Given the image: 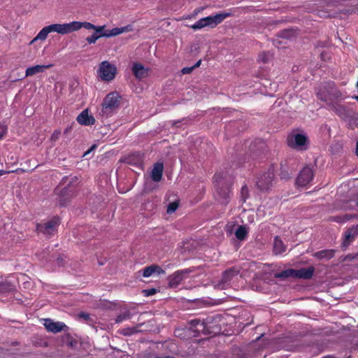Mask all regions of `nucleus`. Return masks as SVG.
Returning <instances> with one entry per match:
<instances>
[{
	"label": "nucleus",
	"mask_w": 358,
	"mask_h": 358,
	"mask_svg": "<svg viewBox=\"0 0 358 358\" xmlns=\"http://www.w3.org/2000/svg\"><path fill=\"white\" fill-rule=\"evenodd\" d=\"M178 202L177 201H173V202H171L169 205H168V207H167V213L168 214H171L173 213H174L176 209L178 208Z\"/></svg>",
	"instance_id": "f704fd0d"
},
{
	"label": "nucleus",
	"mask_w": 358,
	"mask_h": 358,
	"mask_svg": "<svg viewBox=\"0 0 358 358\" xmlns=\"http://www.w3.org/2000/svg\"><path fill=\"white\" fill-rule=\"evenodd\" d=\"M43 325L48 331L54 334L59 333L62 331H66L68 329V327L64 322H54L50 318L44 319Z\"/></svg>",
	"instance_id": "9b49d317"
},
{
	"label": "nucleus",
	"mask_w": 358,
	"mask_h": 358,
	"mask_svg": "<svg viewBox=\"0 0 358 358\" xmlns=\"http://www.w3.org/2000/svg\"><path fill=\"white\" fill-rule=\"evenodd\" d=\"M357 206H358V201H357Z\"/></svg>",
	"instance_id": "052dcab7"
},
{
	"label": "nucleus",
	"mask_w": 358,
	"mask_h": 358,
	"mask_svg": "<svg viewBox=\"0 0 358 358\" xmlns=\"http://www.w3.org/2000/svg\"><path fill=\"white\" fill-rule=\"evenodd\" d=\"M100 38H101V35L96 36V34L93 33L91 36L86 38V41L89 44H94Z\"/></svg>",
	"instance_id": "e433bc0d"
},
{
	"label": "nucleus",
	"mask_w": 358,
	"mask_h": 358,
	"mask_svg": "<svg viewBox=\"0 0 358 358\" xmlns=\"http://www.w3.org/2000/svg\"><path fill=\"white\" fill-rule=\"evenodd\" d=\"M68 180V178H63L62 181H63V182L64 183V182H66V180Z\"/></svg>",
	"instance_id": "5fc2aeb1"
},
{
	"label": "nucleus",
	"mask_w": 358,
	"mask_h": 358,
	"mask_svg": "<svg viewBox=\"0 0 358 358\" xmlns=\"http://www.w3.org/2000/svg\"><path fill=\"white\" fill-rule=\"evenodd\" d=\"M96 148V146L95 145H92V148L90 150H88L87 152H85L84 156L88 155L92 150H93V149H94Z\"/></svg>",
	"instance_id": "09e8293b"
},
{
	"label": "nucleus",
	"mask_w": 358,
	"mask_h": 358,
	"mask_svg": "<svg viewBox=\"0 0 358 358\" xmlns=\"http://www.w3.org/2000/svg\"><path fill=\"white\" fill-rule=\"evenodd\" d=\"M295 269L294 268H288L286 270H284L281 272L275 273L274 274V277L275 278H280V279H286L288 278H295Z\"/></svg>",
	"instance_id": "cd10ccee"
},
{
	"label": "nucleus",
	"mask_w": 358,
	"mask_h": 358,
	"mask_svg": "<svg viewBox=\"0 0 358 358\" xmlns=\"http://www.w3.org/2000/svg\"><path fill=\"white\" fill-rule=\"evenodd\" d=\"M164 271L157 264H152L149 266H146L143 270V276L145 278H148L153 275L154 273H157V275L164 273Z\"/></svg>",
	"instance_id": "aec40b11"
},
{
	"label": "nucleus",
	"mask_w": 358,
	"mask_h": 358,
	"mask_svg": "<svg viewBox=\"0 0 358 358\" xmlns=\"http://www.w3.org/2000/svg\"><path fill=\"white\" fill-rule=\"evenodd\" d=\"M241 194L243 201H245L246 199L248 197L249 195L248 188L246 185H244L241 187Z\"/></svg>",
	"instance_id": "4c0bfd02"
},
{
	"label": "nucleus",
	"mask_w": 358,
	"mask_h": 358,
	"mask_svg": "<svg viewBox=\"0 0 358 358\" xmlns=\"http://www.w3.org/2000/svg\"><path fill=\"white\" fill-rule=\"evenodd\" d=\"M71 23V32L78 31L81 28H85L87 30H94L95 28V25L88 22H78V21H73L70 22Z\"/></svg>",
	"instance_id": "412c9836"
},
{
	"label": "nucleus",
	"mask_w": 358,
	"mask_h": 358,
	"mask_svg": "<svg viewBox=\"0 0 358 358\" xmlns=\"http://www.w3.org/2000/svg\"><path fill=\"white\" fill-rule=\"evenodd\" d=\"M132 71L135 77L139 80L146 77L148 74V71L141 64L139 63L134 64L132 66Z\"/></svg>",
	"instance_id": "b1692460"
},
{
	"label": "nucleus",
	"mask_w": 358,
	"mask_h": 358,
	"mask_svg": "<svg viewBox=\"0 0 358 358\" xmlns=\"http://www.w3.org/2000/svg\"><path fill=\"white\" fill-rule=\"evenodd\" d=\"M231 13H217L215 15H210L205 17V21L208 27L214 28L219 24H220L224 19L229 17Z\"/></svg>",
	"instance_id": "f8f14e48"
},
{
	"label": "nucleus",
	"mask_w": 358,
	"mask_h": 358,
	"mask_svg": "<svg viewBox=\"0 0 358 358\" xmlns=\"http://www.w3.org/2000/svg\"><path fill=\"white\" fill-rule=\"evenodd\" d=\"M77 180L75 177L72 178L66 187L62 188L59 192V204L61 206H65L70 201V199L74 196L77 193V185L74 182Z\"/></svg>",
	"instance_id": "39448f33"
},
{
	"label": "nucleus",
	"mask_w": 358,
	"mask_h": 358,
	"mask_svg": "<svg viewBox=\"0 0 358 358\" xmlns=\"http://www.w3.org/2000/svg\"><path fill=\"white\" fill-rule=\"evenodd\" d=\"M60 224V219L59 217H53L51 220L45 223H40L36 225V230L38 232L44 234L51 235L57 230V228Z\"/></svg>",
	"instance_id": "1a4fd4ad"
},
{
	"label": "nucleus",
	"mask_w": 358,
	"mask_h": 358,
	"mask_svg": "<svg viewBox=\"0 0 358 358\" xmlns=\"http://www.w3.org/2000/svg\"><path fill=\"white\" fill-rule=\"evenodd\" d=\"M271 58V55L268 52H262L259 56V59L263 63L268 62Z\"/></svg>",
	"instance_id": "58836bf2"
},
{
	"label": "nucleus",
	"mask_w": 358,
	"mask_h": 358,
	"mask_svg": "<svg viewBox=\"0 0 358 358\" xmlns=\"http://www.w3.org/2000/svg\"><path fill=\"white\" fill-rule=\"evenodd\" d=\"M57 264L59 265H63V262H64V259L62 257H59L57 259Z\"/></svg>",
	"instance_id": "de8ad7c7"
},
{
	"label": "nucleus",
	"mask_w": 358,
	"mask_h": 358,
	"mask_svg": "<svg viewBox=\"0 0 358 358\" xmlns=\"http://www.w3.org/2000/svg\"><path fill=\"white\" fill-rule=\"evenodd\" d=\"M62 186V183L59 184V185L57 187V188L56 189V191H59L60 187Z\"/></svg>",
	"instance_id": "864d4df0"
},
{
	"label": "nucleus",
	"mask_w": 358,
	"mask_h": 358,
	"mask_svg": "<svg viewBox=\"0 0 358 358\" xmlns=\"http://www.w3.org/2000/svg\"><path fill=\"white\" fill-rule=\"evenodd\" d=\"M143 292L144 294V296H152V295H154L155 294H156L157 289L155 288H151V289H144L143 291Z\"/></svg>",
	"instance_id": "79ce46f5"
},
{
	"label": "nucleus",
	"mask_w": 358,
	"mask_h": 358,
	"mask_svg": "<svg viewBox=\"0 0 358 358\" xmlns=\"http://www.w3.org/2000/svg\"><path fill=\"white\" fill-rule=\"evenodd\" d=\"M280 176L281 179L289 180L291 178V173L281 166Z\"/></svg>",
	"instance_id": "c9c22d12"
},
{
	"label": "nucleus",
	"mask_w": 358,
	"mask_h": 358,
	"mask_svg": "<svg viewBox=\"0 0 358 358\" xmlns=\"http://www.w3.org/2000/svg\"><path fill=\"white\" fill-rule=\"evenodd\" d=\"M248 230L244 225H240L235 231V235L237 239L243 241L245 239L248 235Z\"/></svg>",
	"instance_id": "c756f323"
},
{
	"label": "nucleus",
	"mask_w": 358,
	"mask_h": 358,
	"mask_svg": "<svg viewBox=\"0 0 358 358\" xmlns=\"http://www.w3.org/2000/svg\"><path fill=\"white\" fill-rule=\"evenodd\" d=\"M61 136V131L60 130H55L52 134L51 135L50 140L52 142L57 141Z\"/></svg>",
	"instance_id": "ea45409f"
},
{
	"label": "nucleus",
	"mask_w": 358,
	"mask_h": 358,
	"mask_svg": "<svg viewBox=\"0 0 358 358\" xmlns=\"http://www.w3.org/2000/svg\"><path fill=\"white\" fill-rule=\"evenodd\" d=\"M313 168L306 166L300 171L296 180V184L300 187H306L309 185L314 178Z\"/></svg>",
	"instance_id": "0eeeda50"
},
{
	"label": "nucleus",
	"mask_w": 358,
	"mask_h": 358,
	"mask_svg": "<svg viewBox=\"0 0 358 358\" xmlns=\"http://www.w3.org/2000/svg\"><path fill=\"white\" fill-rule=\"evenodd\" d=\"M189 273L187 269L179 270L169 277V285L171 287H176L184 279V274Z\"/></svg>",
	"instance_id": "dca6fc26"
},
{
	"label": "nucleus",
	"mask_w": 358,
	"mask_h": 358,
	"mask_svg": "<svg viewBox=\"0 0 358 358\" xmlns=\"http://www.w3.org/2000/svg\"><path fill=\"white\" fill-rule=\"evenodd\" d=\"M104 29H105V26H96L95 25V28L94 29V33L96 34V36L101 35L103 34Z\"/></svg>",
	"instance_id": "37998d69"
},
{
	"label": "nucleus",
	"mask_w": 358,
	"mask_h": 358,
	"mask_svg": "<svg viewBox=\"0 0 358 358\" xmlns=\"http://www.w3.org/2000/svg\"><path fill=\"white\" fill-rule=\"evenodd\" d=\"M241 268L238 266H232L222 273V276L220 280L219 287L224 288L226 285H228L231 280L236 275H238L241 271Z\"/></svg>",
	"instance_id": "9d476101"
},
{
	"label": "nucleus",
	"mask_w": 358,
	"mask_h": 358,
	"mask_svg": "<svg viewBox=\"0 0 358 358\" xmlns=\"http://www.w3.org/2000/svg\"><path fill=\"white\" fill-rule=\"evenodd\" d=\"M48 34H50V33H49L47 27H43L39 31V33L37 34V36L34 38L32 42L37 41V40H41V41L45 40L47 38Z\"/></svg>",
	"instance_id": "7c9ffc66"
},
{
	"label": "nucleus",
	"mask_w": 358,
	"mask_h": 358,
	"mask_svg": "<svg viewBox=\"0 0 358 358\" xmlns=\"http://www.w3.org/2000/svg\"><path fill=\"white\" fill-rule=\"evenodd\" d=\"M201 61L199 60L194 66H192L194 67V69L199 67V66L201 65Z\"/></svg>",
	"instance_id": "8fccbe9b"
},
{
	"label": "nucleus",
	"mask_w": 358,
	"mask_h": 358,
	"mask_svg": "<svg viewBox=\"0 0 358 358\" xmlns=\"http://www.w3.org/2000/svg\"><path fill=\"white\" fill-rule=\"evenodd\" d=\"M314 272L315 268L313 266L295 269V278H303L305 280H308L313 277Z\"/></svg>",
	"instance_id": "6ab92c4d"
},
{
	"label": "nucleus",
	"mask_w": 358,
	"mask_h": 358,
	"mask_svg": "<svg viewBox=\"0 0 358 358\" xmlns=\"http://www.w3.org/2000/svg\"><path fill=\"white\" fill-rule=\"evenodd\" d=\"M76 120L80 124L84 126H92L96 122L95 118L92 115H89L87 109L83 110L78 115Z\"/></svg>",
	"instance_id": "2eb2a0df"
},
{
	"label": "nucleus",
	"mask_w": 358,
	"mask_h": 358,
	"mask_svg": "<svg viewBox=\"0 0 358 358\" xmlns=\"http://www.w3.org/2000/svg\"><path fill=\"white\" fill-rule=\"evenodd\" d=\"M325 358H334L333 357H325Z\"/></svg>",
	"instance_id": "bf43d9fd"
},
{
	"label": "nucleus",
	"mask_w": 358,
	"mask_h": 358,
	"mask_svg": "<svg viewBox=\"0 0 358 358\" xmlns=\"http://www.w3.org/2000/svg\"><path fill=\"white\" fill-rule=\"evenodd\" d=\"M8 127L7 125L0 123V140L3 138L4 135L7 133Z\"/></svg>",
	"instance_id": "a19ab883"
},
{
	"label": "nucleus",
	"mask_w": 358,
	"mask_h": 358,
	"mask_svg": "<svg viewBox=\"0 0 358 358\" xmlns=\"http://www.w3.org/2000/svg\"><path fill=\"white\" fill-rule=\"evenodd\" d=\"M121 96L115 92L106 95L101 105L100 115L108 117L111 116L119 107Z\"/></svg>",
	"instance_id": "7ed1b4c3"
},
{
	"label": "nucleus",
	"mask_w": 358,
	"mask_h": 358,
	"mask_svg": "<svg viewBox=\"0 0 358 358\" xmlns=\"http://www.w3.org/2000/svg\"><path fill=\"white\" fill-rule=\"evenodd\" d=\"M274 178V173L271 169L261 175L257 180V187L262 192H266L271 189Z\"/></svg>",
	"instance_id": "6e6552de"
},
{
	"label": "nucleus",
	"mask_w": 358,
	"mask_h": 358,
	"mask_svg": "<svg viewBox=\"0 0 358 358\" xmlns=\"http://www.w3.org/2000/svg\"><path fill=\"white\" fill-rule=\"evenodd\" d=\"M78 317L81 319H83L86 322H88L91 320L90 315L87 313H84V312L80 313L78 314Z\"/></svg>",
	"instance_id": "c03bdc74"
},
{
	"label": "nucleus",
	"mask_w": 358,
	"mask_h": 358,
	"mask_svg": "<svg viewBox=\"0 0 358 358\" xmlns=\"http://www.w3.org/2000/svg\"><path fill=\"white\" fill-rule=\"evenodd\" d=\"M286 250V246L282 241V240L278 237L275 236L274 238L273 241V252L275 255H281Z\"/></svg>",
	"instance_id": "a878e982"
},
{
	"label": "nucleus",
	"mask_w": 358,
	"mask_h": 358,
	"mask_svg": "<svg viewBox=\"0 0 358 358\" xmlns=\"http://www.w3.org/2000/svg\"><path fill=\"white\" fill-rule=\"evenodd\" d=\"M218 199L224 204L229 203V199L234 185V178L227 172H217L213 176Z\"/></svg>",
	"instance_id": "f257e3e1"
},
{
	"label": "nucleus",
	"mask_w": 358,
	"mask_h": 358,
	"mask_svg": "<svg viewBox=\"0 0 358 358\" xmlns=\"http://www.w3.org/2000/svg\"><path fill=\"white\" fill-rule=\"evenodd\" d=\"M125 162L131 165L141 166L143 163V155L139 152H133L126 157Z\"/></svg>",
	"instance_id": "a211bd4d"
},
{
	"label": "nucleus",
	"mask_w": 358,
	"mask_h": 358,
	"mask_svg": "<svg viewBox=\"0 0 358 358\" xmlns=\"http://www.w3.org/2000/svg\"><path fill=\"white\" fill-rule=\"evenodd\" d=\"M130 317H131V313L129 312V310H126L124 313H122L117 316V317L115 319V322L121 323L123 321L129 319Z\"/></svg>",
	"instance_id": "2f4dec72"
},
{
	"label": "nucleus",
	"mask_w": 358,
	"mask_h": 358,
	"mask_svg": "<svg viewBox=\"0 0 358 358\" xmlns=\"http://www.w3.org/2000/svg\"><path fill=\"white\" fill-rule=\"evenodd\" d=\"M8 173H10V172L4 171V170H0V176H3V175Z\"/></svg>",
	"instance_id": "3c124183"
},
{
	"label": "nucleus",
	"mask_w": 358,
	"mask_h": 358,
	"mask_svg": "<svg viewBox=\"0 0 358 358\" xmlns=\"http://www.w3.org/2000/svg\"><path fill=\"white\" fill-rule=\"evenodd\" d=\"M339 117L343 119H346L350 116L349 108L347 106L341 104L340 102H335V103L329 106Z\"/></svg>",
	"instance_id": "f3484780"
},
{
	"label": "nucleus",
	"mask_w": 358,
	"mask_h": 358,
	"mask_svg": "<svg viewBox=\"0 0 358 358\" xmlns=\"http://www.w3.org/2000/svg\"><path fill=\"white\" fill-rule=\"evenodd\" d=\"M210 320H212L211 318H207V321H201L199 319H194L190 322L192 327L196 328V331L203 332L206 329V324L210 323Z\"/></svg>",
	"instance_id": "bb28decb"
},
{
	"label": "nucleus",
	"mask_w": 358,
	"mask_h": 358,
	"mask_svg": "<svg viewBox=\"0 0 358 358\" xmlns=\"http://www.w3.org/2000/svg\"><path fill=\"white\" fill-rule=\"evenodd\" d=\"M355 153L357 155H358V141L357 142V144H356V151H355Z\"/></svg>",
	"instance_id": "603ef678"
},
{
	"label": "nucleus",
	"mask_w": 358,
	"mask_h": 358,
	"mask_svg": "<svg viewBox=\"0 0 358 358\" xmlns=\"http://www.w3.org/2000/svg\"><path fill=\"white\" fill-rule=\"evenodd\" d=\"M317 96L320 100L326 102L330 106L336 101L341 102L344 100L347 95L339 90L334 83H328L324 86L323 89L319 90Z\"/></svg>",
	"instance_id": "f03ea898"
},
{
	"label": "nucleus",
	"mask_w": 358,
	"mask_h": 358,
	"mask_svg": "<svg viewBox=\"0 0 358 358\" xmlns=\"http://www.w3.org/2000/svg\"><path fill=\"white\" fill-rule=\"evenodd\" d=\"M8 289V286L6 283H0V293L6 292Z\"/></svg>",
	"instance_id": "49530a36"
},
{
	"label": "nucleus",
	"mask_w": 358,
	"mask_h": 358,
	"mask_svg": "<svg viewBox=\"0 0 358 358\" xmlns=\"http://www.w3.org/2000/svg\"><path fill=\"white\" fill-rule=\"evenodd\" d=\"M287 144L292 149L299 151H305L308 148V137L305 134L295 133L294 131H292L287 135Z\"/></svg>",
	"instance_id": "20e7f679"
},
{
	"label": "nucleus",
	"mask_w": 358,
	"mask_h": 358,
	"mask_svg": "<svg viewBox=\"0 0 358 358\" xmlns=\"http://www.w3.org/2000/svg\"><path fill=\"white\" fill-rule=\"evenodd\" d=\"M124 27L121 28H113L112 29H107L103 31V34H101V37H110V36H117L119 34H122L125 31Z\"/></svg>",
	"instance_id": "c85d7f7f"
},
{
	"label": "nucleus",
	"mask_w": 358,
	"mask_h": 358,
	"mask_svg": "<svg viewBox=\"0 0 358 358\" xmlns=\"http://www.w3.org/2000/svg\"><path fill=\"white\" fill-rule=\"evenodd\" d=\"M138 331L136 327H127L122 329L120 332L124 336H131Z\"/></svg>",
	"instance_id": "72a5a7b5"
},
{
	"label": "nucleus",
	"mask_w": 358,
	"mask_h": 358,
	"mask_svg": "<svg viewBox=\"0 0 358 358\" xmlns=\"http://www.w3.org/2000/svg\"><path fill=\"white\" fill-rule=\"evenodd\" d=\"M206 27H208L206 21L205 17H203L196 22L194 24L191 26V28L194 30L201 29L202 28H204Z\"/></svg>",
	"instance_id": "473e14b6"
},
{
	"label": "nucleus",
	"mask_w": 358,
	"mask_h": 358,
	"mask_svg": "<svg viewBox=\"0 0 358 358\" xmlns=\"http://www.w3.org/2000/svg\"><path fill=\"white\" fill-rule=\"evenodd\" d=\"M52 65H36L27 69L25 76H32L38 73H43L45 70L50 69Z\"/></svg>",
	"instance_id": "5701e85b"
},
{
	"label": "nucleus",
	"mask_w": 358,
	"mask_h": 358,
	"mask_svg": "<svg viewBox=\"0 0 358 358\" xmlns=\"http://www.w3.org/2000/svg\"><path fill=\"white\" fill-rule=\"evenodd\" d=\"M98 73L102 80L111 81L115 77L117 69L115 65L104 61L100 64Z\"/></svg>",
	"instance_id": "423d86ee"
},
{
	"label": "nucleus",
	"mask_w": 358,
	"mask_h": 358,
	"mask_svg": "<svg viewBox=\"0 0 358 358\" xmlns=\"http://www.w3.org/2000/svg\"><path fill=\"white\" fill-rule=\"evenodd\" d=\"M193 70H194V67L193 66L185 67V68H183L181 70V72H182V74H189V73H191Z\"/></svg>",
	"instance_id": "a18cd8bd"
},
{
	"label": "nucleus",
	"mask_w": 358,
	"mask_h": 358,
	"mask_svg": "<svg viewBox=\"0 0 358 358\" xmlns=\"http://www.w3.org/2000/svg\"><path fill=\"white\" fill-rule=\"evenodd\" d=\"M164 171V164L160 162H157L154 165L153 169L151 173V178L155 182H159L162 180V174Z\"/></svg>",
	"instance_id": "4be33fe9"
},
{
	"label": "nucleus",
	"mask_w": 358,
	"mask_h": 358,
	"mask_svg": "<svg viewBox=\"0 0 358 358\" xmlns=\"http://www.w3.org/2000/svg\"><path fill=\"white\" fill-rule=\"evenodd\" d=\"M358 236V224L348 228L344 234V239L342 243L343 248H347L352 243Z\"/></svg>",
	"instance_id": "ddd939ff"
},
{
	"label": "nucleus",
	"mask_w": 358,
	"mask_h": 358,
	"mask_svg": "<svg viewBox=\"0 0 358 358\" xmlns=\"http://www.w3.org/2000/svg\"><path fill=\"white\" fill-rule=\"evenodd\" d=\"M336 251L332 249L329 250H323L318 252H316L313 254V257L317 259H331L335 255Z\"/></svg>",
	"instance_id": "393cba45"
},
{
	"label": "nucleus",
	"mask_w": 358,
	"mask_h": 358,
	"mask_svg": "<svg viewBox=\"0 0 358 358\" xmlns=\"http://www.w3.org/2000/svg\"><path fill=\"white\" fill-rule=\"evenodd\" d=\"M321 58H322V59H324V52H322V53L321 54Z\"/></svg>",
	"instance_id": "4d7b16f0"
},
{
	"label": "nucleus",
	"mask_w": 358,
	"mask_h": 358,
	"mask_svg": "<svg viewBox=\"0 0 358 358\" xmlns=\"http://www.w3.org/2000/svg\"><path fill=\"white\" fill-rule=\"evenodd\" d=\"M287 31H284V33H283V36H287Z\"/></svg>",
	"instance_id": "6e6d98bb"
},
{
	"label": "nucleus",
	"mask_w": 358,
	"mask_h": 358,
	"mask_svg": "<svg viewBox=\"0 0 358 358\" xmlns=\"http://www.w3.org/2000/svg\"><path fill=\"white\" fill-rule=\"evenodd\" d=\"M357 87L358 89V80H357Z\"/></svg>",
	"instance_id": "13d9d810"
},
{
	"label": "nucleus",
	"mask_w": 358,
	"mask_h": 358,
	"mask_svg": "<svg viewBox=\"0 0 358 358\" xmlns=\"http://www.w3.org/2000/svg\"><path fill=\"white\" fill-rule=\"evenodd\" d=\"M49 33L55 31L58 34L64 35L67 34L71 33V23H65V24H52L48 26H46Z\"/></svg>",
	"instance_id": "4468645a"
}]
</instances>
